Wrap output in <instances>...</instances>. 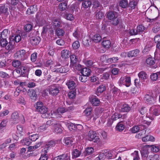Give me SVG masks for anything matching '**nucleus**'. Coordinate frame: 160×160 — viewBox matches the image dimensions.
Here are the masks:
<instances>
[{"mask_svg":"<svg viewBox=\"0 0 160 160\" xmlns=\"http://www.w3.org/2000/svg\"><path fill=\"white\" fill-rule=\"evenodd\" d=\"M9 39V44L6 47V49L8 50H11L12 48L15 43H17L21 40V37L20 35H15L14 36L12 35L10 37Z\"/></svg>","mask_w":160,"mask_h":160,"instance_id":"obj_1","label":"nucleus"},{"mask_svg":"<svg viewBox=\"0 0 160 160\" xmlns=\"http://www.w3.org/2000/svg\"><path fill=\"white\" fill-rule=\"evenodd\" d=\"M8 30L4 29L0 33V44L2 47H6L7 45L9 44L6 38L8 34Z\"/></svg>","mask_w":160,"mask_h":160,"instance_id":"obj_2","label":"nucleus"},{"mask_svg":"<svg viewBox=\"0 0 160 160\" xmlns=\"http://www.w3.org/2000/svg\"><path fill=\"white\" fill-rule=\"evenodd\" d=\"M26 51L24 50H21L16 52L14 54V58L20 60H25L27 59V56L25 55Z\"/></svg>","mask_w":160,"mask_h":160,"instance_id":"obj_3","label":"nucleus"},{"mask_svg":"<svg viewBox=\"0 0 160 160\" xmlns=\"http://www.w3.org/2000/svg\"><path fill=\"white\" fill-rule=\"evenodd\" d=\"M97 134L95 131H90L88 134V139L90 141H94V142L99 141V138L97 136Z\"/></svg>","mask_w":160,"mask_h":160,"instance_id":"obj_4","label":"nucleus"},{"mask_svg":"<svg viewBox=\"0 0 160 160\" xmlns=\"http://www.w3.org/2000/svg\"><path fill=\"white\" fill-rule=\"evenodd\" d=\"M36 108L37 111L41 113L46 112L48 111V108L43 106V103L41 102H37Z\"/></svg>","mask_w":160,"mask_h":160,"instance_id":"obj_5","label":"nucleus"},{"mask_svg":"<svg viewBox=\"0 0 160 160\" xmlns=\"http://www.w3.org/2000/svg\"><path fill=\"white\" fill-rule=\"evenodd\" d=\"M66 112V108H64L62 107L58 108L57 111H53V113H51V115L52 116L51 117L57 118L61 117V115L59 113H63Z\"/></svg>","mask_w":160,"mask_h":160,"instance_id":"obj_6","label":"nucleus"},{"mask_svg":"<svg viewBox=\"0 0 160 160\" xmlns=\"http://www.w3.org/2000/svg\"><path fill=\"white\" fill-rule=\"evenodd\" d=\"M9 5L8 4H0V15L2 14L6 15L8 13V8Z\"/></svg>","mask_w":160,"mask_h":160,"instance_id":"obj_7","label":"nucleus"},{"mask_svg":"<svg viewBox=\"0 0 160 160\" xmlns=\"http://www.w3.org/2000/svg\"><path fill=\"white\" fill-rule=\"evenodd\" d=\"M149 110L151 114L158 116L160 113V107L159 106L154 105L150 108Z\"/></svg>","mask_w":160,"mask_h":160,"instance_id":"obj_8","label":"nucleus"},{"mask_svg":"<svg viewBox=\"0 0 160 160\" xmlns=\"http://www.w3.org/2000/svg\"><path fill=\"white\" fill-rule=\"evenodd\" d=\"M144 100L146 102L149 104H154L155 102V99L152 94H147L145 95Z\"/></svg>","mask_w":160,"mask_h":160,"instance_id":"obj_9","label":"nucleus"},{"mask_svg":"<svg viewBox=\"0 0 160 160\" xmlns=\"http://www.w3.org/2000/svg\"><path fill=\"white\" fill-rule=\"evenodd\" d=\"M54 160H70V155L69 153H64L55 157Z\"/></svg>","mask_w":160,"mask_h":160,"instance_id":"obj_10","label":"nucleus"},{"mask_svg":"<svg viewBox=\"0 0 160 160\" xmlns=\"http://www.w3.org/2000/svg\"><path fill=\"white\" fill-rule=\"evenodd\" d=\"M59 92V88L54 85L51 86L49 88V93L52 95H57Z\"/></svg>","mask_w":160,"mask_h":160,"instance_id":"obj_11","label":"nucleus"},{"mask_svg":"<svg viewBox=\"0 0 160 160\" xmlns=\"http://www.w3.org/2000/svg\"><path fill=\"white\" fill-rule=\"evenodd\" d=\"M11 120L14 123H18L20 121L18 113L17 112H14L12 113L11 115Z\"/></svg>","mask_w":160,"mask_h":160,"instance_id":"obj_12","label":"nucleus"},{"mask_svg":"<svg viewBox=\"0 0 160 160\" xmlns=\"http://www.w3.org/2000/svg\"><path fill=\"white\" fill-rule=\"evenodd\" d=\"M41 40V38L38 36L32 37L30 38V42L33 45H36L39 44Z\"/></svg>","mask_w":160,"mask_h":160,"instance_id":"obj_13","label":"nucleus"},{"mask_svg":"<svg viewBox=\"0 0 160 160\" xmlns=\"http://www.w3.org/2000/svg\"><path fill=\"white\" fill-rule=\"evenodd\" d=\"M38 61H34V62L36 61V62L35 63V66L41 67L43 65H43L46 67H48L53 64V62L52 61H47L45 62H44L43 64L41 61H40L39 62H37Z\"/></svg>","mask_w":160,"mask_h":160,"instance_id":"obj_14","label":"nucleus"},{"mask_svg":"<svg viewBox=\"0 0 160 160\" xmlns=\"http://www.w3.org/2000/svg\"><path fill=\"white\" fill-rule=\"evenodd\" d=\"M131 110L129 106L127 104H124L121 105L119 111L121 112H128Z\"/></svg>","mask_w":160,"mask_h":160,"instance_id":"obj_15","label":"nucleus"},{"mask_svg":"<svg viewBox=\"0 0 160 160\" xmlns=\"http://www.w3.org/2000/svg\"><path fill=\"white\" fill-rule=\"evenodd\" d=\"M124 78H121L120 79L121 83H124V84L127 87H129L131 83V79L129 77H126L125 79Z\"/></svg>","mask_w":160,"mask_h":160,"instance_id":"obj_16","label":"nucleus"},{"mask_svg":"<svg viewBox=\"0 0 160 160\" xmlns=\"http://www.w3.org/2000/svg\"><path fill=\"white\" fill-rule=\"evenodd\" d=\"M106 157L108 159H112L115 158L117 154L114 151H110L105 152Z\"/></svg>","mask_w":160,"mask_h":160,"instance_id":"obj_17","label":"nucleus"},{"mask_svg":"<svg viewBox=\"0 0 160 160\" xmlns=\"http://www.w3.org/2000/svg\"><path fill=\"white\" fill-rule=\"evenodd\" d=\"M118 16V13L115 11H110L107 13V17L110 20Z\"/></svg>","mask_w":160,"mask_h":160,"instance_id":"obj_18","label":"nucleus"},{"mask_svg":"<svg viewBox=\"0 0 160 160\" xmlns=\"http://www.w3.org/2000/svg\"><path fill=\"white\" fill-rule=\"evenodd\" d=\"M137 0H129L128 7L131 10L134 9L137 6Z\"/></svg>","mask_w":160,"mask_h":160,"instance_id":"obj_19","label":"nucleus"},{"mask_svg":"<svg viewBox=\"0 0 160 160\" xmlns=\"http://www.w3.org/2000/svg\"><path fill=\"white\" fill-rule=\"evenodd\" d=\"M140 52L139 50L136 49L133 50L129 51L128 54V57H133L137 56Z\"/></svg>","mask_w":160,"mask_h":160,"instance_id":"obj_20","label":"nucleus"},{"mask_svg":"<svg viewBox=\"0 0 160 160\" xmlns=\"http://www.w3.org/2000/svg\"><path fill=\"white\" fill-rule=\"evenodd\" d=\"M103 46L106 48H109L111 46V42L109 40H106V38H103V40L102 42Z\"/></svg>","mask_w":160,"mask_h":160,"instance_id":"obj_21","label":"nucleus"},{"mask_svg":"<svg viewBox=\"0 0 160 160\" xmlns=\"http://www.w3.org/2000/svg\"><path fill=\"white\" fill-rule=\"evenodd\" d=\"M73 138L72 137H67L64 139V142L68 147H69L72 145Z\"/></svg>","mask_w":160,"mask_h":160,"instance_id":"obj_22","label":"nucleus"},{"mask_svg":"<svg viewBox=\"0 0 160 160\" xmlns=\"http://www.w3.org/2000/svg\"><path fill=\"white\" fill-rule=\"evenodd\" d=\"M91 70L88 68H85L81 70V73L82 75L86 76H89L91 74Z\"/></svg>","mask_w":160,"mask_h":160,"instance_id":"obj_23","label":"nucleus"},{"mask_svg":"<svg viewBox=\"0 0 160 160\" xmlns=\"http://www.w3.org/2000/svg\"><path fill=\"white\" fill-rule=\"evenodd\" d=\"M66 84L68 88L71 90L74 89L76 86V83L74 81L72 80L68 81Z\"/></svg>","mask_w":160,"mask_h":160,"instance_id":"obj_24","label":"nucleus"},{"mask_svg":"<svg viewBox=\"0 0 160 160\" xmlns=\"http://www.w3.org/2000/svg\"><path fill=\"white\" fill-rule=\"evenodd\" d=\"M142 141L143 142H146L148 141H154L155 140L154 138L150 135H148L143 137L142 138Z\"/></svg>","mask_w":160,"mask_h":160,"instance_id":"obj_25","label":"nucleus"},{"mask_svg":"<svg viewBox=\"0 0 160 160\" xmlns=\"http://www.w3.org/2000/svg\"><path fill=\"white\" fill-rule=\"evenodd\" d=\"M150 78L153 81L158 80L159 78H160V72L152 73L150 76Z\"/></svg>","mask_w":160,"mask_h":160,"instance_id":"obj_26","label":"nucleus"},{"mask_svg":"<svg viewBox=\"0 0 160 160\" xmlns=\"http://www.w3.org/2000/svg\"><path fill=\"white\" fill-rule=\"evenodd\" d=\"M61 54L63 58L66 59L70 56V52L67 50H63L61 51Z\"/></svg>","mask_w":160,"mask_h":160,"instance_id":"obj_27","label":"nucleus"},{"mask_svg":"<svg viewBox=\"0 0 160 160\" xmlns=\"http://www.w3.org/2000/svg\"><path fill=\"white\" fill-rule=\"evenodd\" d=\"M28 94L31 98L35 100L37 96L36 92L33 89L29 90L28 91Z\"/></svg>","mask_w":160,"mask_h":160,"instance_id":"obj_28","label":"nucleus"},{"mask_svg":"<svg viewBox=\"0 0 160 160\" xmlns=\"http://www.w3.org/2000/svg\"><path fill=\"white\" fill-rule=\"evenodd\" d=\"M62 131V127L61 125L57 123L54 127V132L57 133H61Z\"/></svg>","mask_w":160,"mask_h":160,"instance_id":"obj_29","label":"nucleus"},{"mask_svg":"<svg viewBox=\"0 0 160 160\" xmlns=\"http://www.w3.org/2000/svg\"><path fill=\"white\" fill-rule=\"evenodd\" d=\"M77 61H70V65L76 68L78 70H81L82 66L79 63H77Z\"/></svg>","mask_w":160,"mask_h":160,"instance_id":"obj_30","label":"nucleus"},{"mask_svg":"<svg viewBox=\"0 0 160 160\" xmlns=\"http://www.w3.org/2000/svg\"><path fill=\"white\" fill-rule=\"evenodd\" d=\"M160 30V21L156 22L152 29V31L154 33L157 32Z\"/></svg>","mask_w":160,"mask_h":160,"instance_id":"obj_31","label":"nucleus"},{"mask_svg":"<svg viewBox=\"0 0 160 160\" xmlns=\"http://www.w3.org/2000/svg\"><path fill=\"white\" fill-rule=\"evenodd\" d=\"M92 4V2L89 0H85L82 3V6L85 8H90Z\"/></svg>","mask_w":160,"mask_h":160,"instance_id":"obj_32","label":"nucleus"},{"mask_svg":"<svg viewBox=\"0 0 160 160\" xmlns=\"http://www.w3.org/2000/svg\"><path fill=\"white\" fill-rule=\"evenodd\" d=\"M128 0H121L119 2V6L123 8L128 7Z\"/></svg>","mask_w":160,"mask_h":160,"instance_id":"obj_33","label":"nucleus"},{"mask_svg":"<svg viewBox=\"0 0 160 160\" xmlns=\"http://www.w3.org/2000/svg\"><path fill=\"white\" fill-rule=\"evenodd\" d=\"M118 57L109 58L108 56L106 55H104L101 57L100 60H118Z\"/></svg>","mask_w":160,"mask_h":160,"instance_id":"obj_34","label":"nucleus"},{"mask_svg":"<svg viewBox=\"0 0 160 160\" xmlns=\"http://www.w3.org/2000/svg\"><path fill=\"white\" fill-rule=\"evenodd\" d=\"M139 78L141 80H143L146 79L148 78V75L144 71H142L138 74Z\"/></svg>","mask_w":160,"mask_h":160,"instance_id":"obj_35","label":"nucleus"},{"mask_svg":"<svg viewBox=\"0 0 160 160\" xmlns=\"http://www.w3.org/2000/svg\"><path fill=\"white\" fill-rule=\"evenodd\" d=\"M67 3L66 1L61 3L59 5V8L60 10L64 11L67 8Z\"/></svg>","mask_w":160,"mask_h":160,"instance_id":"obj_36","label":"nucleus"},{"mask_svg":"<svg viewBox=\"0 0 160 160\" xmlns=\"http://www.w3.org/2000/svg\"><path fill=\"white\" fill-rule=\"evenodd\" d=\"M93 7H92L94 8H99V10H101V5L99 2L98 0H93L92 1V3Z\"/></svg>","mask_w":160,"mask_h":160,"instance_id":"obj_37","label":"nucleus"},{"mask_svg":"<svg viewBox=\"0 0 160 160\" xmlns=\"http://www.w3.org/2000/svg\"><path fill=\"white\" fill-rule=\"evenodd\" d=\"M120 21L121 20L118 18V16L111 20L110 21L112 25L114 26H117L119 23Z\"/></svg>","mask_w":160,"mask_h":160,"instance_id":"obj_38","label":"nucleus"},{"mask_svg":"<svg viewBox=\"0 0 160 160\" xmlns=\"http://www.w3.org/2000/svg\"><path fill=\"white\" fill-rule=\"evenodd\" d=\"M52 23L53 27L55 28H59L62 27L61 25V22L57 20H54Z\"/></svg>","mask_w":160,"mask_h":160,"instance_id":"obj_39","label":"nucleus"},{"mask_svg":"<svg viewBox=\"0 0 160 160\" xmlns=\"http://www.w3.org/2000/svg\"><path fill=\"white\" fill-rule=\"evenodd\" d=\"M116 128L118 131L121 132L124 129L125 126L122 122H120L118 123Z\"/></svg>","mask_w":160,"mask_h":160,"instance_id":"obj_40","label":"nucleus"},{"mask_svg":"<svg viewBox=\"0 0 160 160\" xmlns=\"http://www.w3.org/2000/svg\"><path fill=\"white\" fill-rule=\"evenodd\" d=\"M102 38L100 35L98 34H96L93 37L92 40L95 42H98L101 40Z\"/></svg>","mask_w":160,"mask_h":160,"instance_id":"obj_41","label":"nucleus"},{"mask_svg":"<svg viewBox=\"0 0 160 160\" xmlns=\"http://www.w3.org/2000/svg\"><path fill=\"white\" fill-rule=\"evenodd\" d=\"M100 101L96 97H94L91 100L92 104L95 106H98L100 103Z\"/></svg>","mask_w":160,"mask_h":160,"instance_id":"obj_42","label":"nucleus"},{"mask_svg":"<svg viewBox=\"0 0 160 160\" xmlns=\"http://www.w3.org/2000/svg\"><path fill=\"white\" fill-rule=\"evenodd\" d=\"M64 18L68 20L72 21L74 20V17L73 15L71 13L66 12L64 16Z\"/></svg>","mask_w":160,"mask_h":160,"instance_id":"obj_43","label":"nucleus"},{"mask_svg":"<svg viewBox=\"0 0 160 160\" xmlns=\"http://www.w3.org/2000/svg\"><path fill=\"white\" fill-rule=\"evenodd\" d=\"M33 25L31 23L26 24L24 27L25 30L27 32H30L32 29Z\"/></svg>","mask_w":160,"mask_h":160,"instance_id":"obj_44","label":"nucleus"},{"mask_svg":"<svg viewBox=\"0 0 160 160\" xmlns=\"http://www.w3.org/2000/svg\"><path fill=\"white\" fill-rule=\"evenodd\" d=\"M106 157L105 152L103 153H100L98 157L96 158L95 160H104Z\"/></svg>","mask_w":160,"mask_h":160,"instance_id":"obj_45","label":"nucleus"},{"mask_svg":"<svg viewBox=\"0 0 160 160\" xmlns=\"http://www.w3.org/2000/svg\"><path fill=\"white\" fill-rule=\"evenodd\" d=\"M145 28L142 25H139L137 27L136 30L138 33L142 32L145 30Z\"/></svg>","mask_w":160,"mask_h":160,"instance_id":"obj_46","label":"nucleus"},{"mask_svg":"<svg viewBox=\"0 0 160 160\" xmlns=\"http://www.w3.org/2000/svg\"><path fill=\"white\" fill-rule=\"evenodd\" d=\"M92 111V108L91 107L87 108L84 111L83 113L86 116H88L91 114Z\"/></svg>","mask_w":160,"mask_h":160,"instance_id":"obj_47","label":"nucleus"},{"mask_svg":"<svg viewBox=\"0 0 160 160\" xmlns=\"http://www.w3.org/2000/svg\"><path fill=\"white\" fill-rule=\"evenodd\" d=\"M34 6H31L27 10V14L30 15L33 14L35 11L36 9L34 8Z\"/></svg>","mask_w":160,"mask_h":160,"instance_id":"obj_48","label":"nucleus"},{"mask_svg":"<svg viewBox=\"0 0 160 160\" xmlns=\"http://www.w3.org/2000/svg\"><path fill=\"white\" fill-rule=\"evenodd\" d=\"M56 32L57 35L58 36H63L65 33L64 31L62 28H57Z\"/></svg>","mask_w":160,"mask_h":160,"instance_id":"obj_49","label":"nucleus"},{"mask_svg":"<svg viewBox=\"0 0 160 160\" xmlns=\"http://www.w3.org/2000/svg\"><path fill=\"white\" fill-rule=\"evenodd\" d=\"M57 123L56 121L53 119L50 120L46 122V125L50 126H55L56 124Z\"/></svg>","mask_w":160,"mask_h":160,"instance_id":"obj_50","label":"nucleus"},{"mask_svg":"<svg viewBox=\"0 0 160 160\" xmlns=\"http://www.w3.org/2000/svg\"><path fill=\"white\" fill-rule=\"evenodd\" d=\"M104 13L102 11H99L96 12V16L97 19H102L104 17Z\"/></svg>","mask_w":160,"mask_h":160,"instance_id":"obj_51","label":"nucleus"},{"mask_svg":"<svg viewBox=\"0 0 160 160\" xmlns=\"http://www.w3.org/2000/svg\"><path fill=\"white\" fill-rule=\"evenodd\" d=\"M81 154V152L79 150L75 149L72 152V156L74 158H76L79 157Z\"/></svg>","mask_w":160,"mask_h":160,"instance_id":"obj_52","label":"nucleus"},{"mask_svg":"<svg viewBox=\"0 0 160 160\" xmlns=\"http://www.w3.org/2000/svg\"><path fill=\"white\" fill-rule=\"evenodd\" d=\"M101 76V80H102V81H103L104 80H108L109 78V73L106 72L103 73L102 76Z\"/></svg>","mask_w":160,"mask_h":160,"instance_id":"obj_53","label":"nucleus"},{"mask_svg":"<svg viewBox=\"0 0 160 160\" xmlns=\"http://www.w3.org/2000/svg\"><path fill=\"white\" fill-rule=\"evenodd\" d=\"M146 61L148 65L152 66L151 67L152 68H155L157 67L155 61Z\"/></svg>","mask_w":160,"mask_h":160,"instance_id":"obj_54","label":"nucleus"},{"mask_svg":"<svg viewBox=\"0 0 160 160\" xmlns=\"http://www.w3.org/2000/svg\"><path fill=\"white\" fill-rule=\"evenodd\" d=\"M151 146V150L153 152H157L160 150V147L155 145H152Z\"/></svg>","mask_w":160,"mask_h":160,"instance_id":"obj_55","label":"nucleus"},{"mask_svg":"<svg viewBox=\"0 0 160 160\" xmlns=\"http://www.w3.org/2000/svg\"><path fill=\"white\" fill-rule=\"evenodd\" d=\"M143 150L141 151V154L142 157L144 158L146 157V156L148 155V152L147 149L146 148H144Z\"/></svg>","mask_w":160,"mask_h":160,"instance_id":"obj_56","label":"nucleus"},{"mask_svg":"<svg viewBox=\"0 0 160 160\" xmlns=\"http://www.w3.org/2000/svg\"><path fill=\"white\" fill-rule=\"evenodd\" d=\"M105 87L103 85H100L97 89L98 93L100 92V93L102 92L105 90Z\"/></svg>","mask_w":160,"mask_h":160,"instance_id":"obj_57","label":"nucleus"},{"mask_svg":"<svg viewBox=\"0 0 160 160\" xmlns=\"http://www.w3.org/2000/svg\"><path fill=\"white\" fill-rule=\"evenodd\" d=\"M55 144V142L52 141H51L46 144L45 147L49 149V148L54 146Z\"/></svg>","mask_w":160,"mask_h":160,"instance_id":"obj_58","label":"nucleus"},{"mask_svg":"<svg viewBox=\"0 0 160 160\" xmlns=\"http://www.w3.org/2000/svg\"><path fill=\"white\" fill-rule=\"evenodd\" d=\"M12 65L14 67L18 68L21 65V62L20 61H13Z\"/></svg>","mask_w":160,"mask_h":160,"instance_id":"obj_59","label":"nucleus"},{"mask_svg":"<svg viewBox=\"0 0 160 160\" xmlns=\"http://www.w3.org/2000/svg\"><path fill=\"white\" fill-rule=\"evenodd\" d=\"M29 139L32 141H35L37 140L39 137L38 134H35L31 135L29 136Z\"/></svg>","mask_w":160,"mask_h":160,"instance_id":"obj_60","label":"nucleus"},{"mask_svg":"<svg viewBox=\"0 0 160 160\" xmlns=\"http://www.w3.org/2000/svg\"><path fill=\"white\" fill-rule=\"evenodd\" d=\"M31 139L29 138H25L21 141L22 143L24 144L27 145H28L31 143Z\"/></svg>","mask_w":160,"mask_h":160,"instance_id":"obj_61","label":"nucleus"},{"mask_svg":"<svg viewBox=\"0 0 160 160\" xmlns=\"http://www.w3.org/2000/svg\"><path fill=\"white\" fill-rule=\"evenodd\" d=\"M76 94V92L75 91H72L69 92L68 96L69 98L73 99L75 97Z\"/></svg>","mask_w":160,"mask_h":160,"instance_id":"obj_62","label":"nucleus"},{"mask_svg":"<svg viewBox=\"0 0 160 160\" xmlns=\"http://www.w3.org/2000/svg\"><path fill=\"white\" fill-rule=\"evenodd\" d=\"M72 47L74 49H76L80 47V44L78 41H76L73 43Z\"/></svg>","mask_w":160,"mask_h":160,"instance_id":"obj_63","label":"nucleus"},{"mask_svg":"<svg viewBox=\"0 0 160 160\" xmlns=\"http://www.w3.org/2000/svg\"><path fill=\"white\" fill-rule=\"evenodd\" d=\"M134 155V158L133 160H139V158L138 155V152L137 151H135L132 153Z\"/></svg>","mask_w":160,"mask_h":160,"instance_id":"obj_64","label":"nucleus"}]
</instances>
